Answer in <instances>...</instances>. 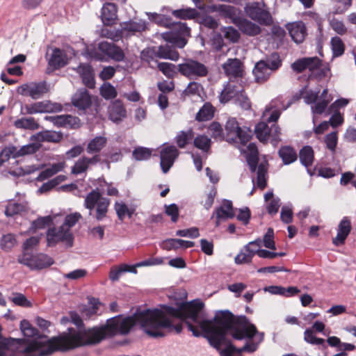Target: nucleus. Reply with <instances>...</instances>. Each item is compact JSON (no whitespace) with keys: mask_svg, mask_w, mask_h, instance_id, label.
<instances>
[{"mask_svg":"<svg viewBox=\"0 0 356 356\" xmlns=\"http://www.w3.org/2000/svg\"><path fill=\"white\" fill-rule=\"evenodd\" d=\"M216 10L225 18L230 19V22L236 25V22L239 20L238 10L234 6L230 5H219Z\"/></svg>","mask_w":356,"mask_h":356,"instance_id":"nucleus-29","label":"nucleus"},{"mask_svg":"<svg viewBox=\"0 0 356 356\" xmlns=\"http://www.w3.org/2000/svg\"><path fill=\"white\" fill-rule=\"evenodd\" d=\"M336 3L333 13L341 15L344 13L352 5V0H333Z\"/></svg>","mask_w":356,"mask_h":356,"instance_id":"nucleus-51","label":"nucleus"},{"mask_svg":"<svg viewBox=\"0 0 356 356\" xmlns=\"http://www.w3.org/2000/svg\"><path fill=\"white\" fill-rule=\"evenodd\" d=\"M40 147V144L39 143L28 144L22 146L19 149L12 146L4 149L3 150V153L6 154V159H9L10 156H12L13 158H17L27 154H33L38 151Z\"/></svg>","mask_w":356,"mask_h":356,"instance_id":"nucleus-15","label":"nucleus"},{"mask_svg":"<svg viewBox=\"0 0 356 356\" xmlns=\"http://www.w3.org/2000/svg\"><path fill=\"white\" fill-rule=\"evenodd\" d=\"M89 304L90 305L88 307H86L82 311L83 316L88 318H90L97 314L100 302L97 299L92 298L90 300Z\"/></svg>","mask_w":356,"mask_h":356,"instance_id":"nucleus-49","label":"nucleus"},{"mask_svg":"<svg viewBox=\"0 0 356 356\" xmlns=\"http://www.w3.org/2000/svg\"><path fill=\"white\" fill-rule=\"evenodd\" d=\"M31 140L38 143H59L63 139V134L55 131L45 130L31 136Z\"/></svg>","mask_w":356,"mask_h":356,"instance_id":"nucleus-21","label":"nucleus"},{"mask_svg":"<svg viewBox=\"0 0 356 356\" xmlns=\"http://www.w3.org/2000/svg\"><path fill=\"white\" fill-rule=\"evenodd\" d=\"M14 126L17 129H29L32 131L38 129L40 127L39 124L33 117L17 119L14 122Z\"/></svg>","mask_w":356,"mask_h":356,"instance_id":"nucleus-37","label":"nucleus"},{"mask_svg":"<svg viewBox=\"0 0 356 356\" xmlns=\"http://www.w3.org/2000/svg\"><path fill=\"white\" fill-rule=\"evenodd\" d=\"M332 77L331 69L329 64L321 65L318 69L309 74V81L321 82L323 84L327 83Z\"/></svg>","mask_w":356,"mask_h":356,"instance_id":"nucleus-22","label":"nucleus"},{"mask_svg":"<svg viewBox=\"0 0 356 356\" xmlns=\"http://www.w3.org/2000/svg\"><path fill=\"white\" fill-rule=\"evenodd\" d=\"M194 146L203 152H208L211 148V140L207 136L202 134L193 138Z\"/></svg>","mask_w":356,"mask_h":356,"instance_id":"nucleus-40","label":"nucleus"},{"mask_svg":"<svg viewBox=\"0 0 356 356\" xmlns=\"http://www.w3.org/2000/svg\"><path fill=\"white\" fill-rule=\"evenodd\" d=\"M81 218V215L79 213H74L67 215L65 218L64 222L61 226H63L67 230H70L71 227L75 225V224Z\"/></svg>","mask_w":356,"mask_h":356,"instance_id":"nucleus-56","label":"nucleus"},{"mask_svg":"<svg viewBox=\"0 0 356 356\" xmlns=\"http://www.w3.org/2000/svg\"><path fill=\"white\" fill-rule=\"evenodd\" d=\"M108 57L116 62H120L125 59V54L120 47L115 44Z\"/></svg>","mask_w":356,"mask_h":356,"instance_id":"nucleus-61","label":"nucleus"},{"mask_svg":"<svg viewBox=\"0 0 356 356\" xmlns=\"http://www.w3.org/2000/svg\"><path fill=\"white\" fill-rule=\"evenodd\" d=\"M118 6L113 3L107 2L104 3L101 10V19L104 26H111L116 23L118 19Z\"/></svg>","mask_w":356,"mask_h":356,"instance_id":"nucleus-17","label":"nucleus"},{"mask_svg":"<svg viewBox=\"0 0 356 356\" xmlns=\"http://www.w3.org/2000/svg\"><path fill=\"white\" fill-rule=\"evenodd\" d=\"M71 107L70 104L67 103L63 106L58 103H52L49 101L38 102L31 104H26L24 107L25 114L33 115L39 113L59 112L63 110L69 111L67 107Z\"/></svg>","mask_w":356,"mask_h":356,"instance_id":"nucleus-11","label":"nucleus"},{"mask_svg":"<svg viewBox=\"0 0 356 356\" xmlns=\"http://www.w3.org/2000/svg\"><path fill=\"white\" fill-rule=\"evenodd\" d=\"M222 32L224 33L225 38L232 42H238L240 38L238 31L232 26L224 27L222 29Z\"/></svg>","mask_w":356,"mask_h":356,"instance_id":"nucleus-57","label":"nucleus"},{"mask_svg":"<svg viewBox=\"0 0 356 356\" xmlns=\"http://www.w3.org/2000/svg\"><path fill=\"white\" fill-rule=\"evenodd\" d=\"M156 50L159 58L169 59L176 61L179 58V54L175 48L168 44L160 45L156 48Z\"/></svg>","mask_w":356,"mask_h":356,"instance_id":"nucleus-31","label":"nucleus"},{"mask_svg":"<svg viewBox=\"0 0 356 356\" xmlns=\"http://www.w3.org/2000/svg\"><path fill=\"white\" fill-rule=\"evenodd\" d=\"M338 142V136L337 131H332L327 134L325 137V143L326 147L332 152H334Z\"/></svg>","mask_w":356,"mask_h":356,"instance_id":"nucleus-54","label":"nucleus"},{"mask_svg":"<svg viewBox=\"0 0 356 356\" xmlns=\"http://www.w3.org/2000/svg\"><path fill=\"white\" fill-rule=\"evenodd\" d=\"M129 272L134 274L137 273L136 266L134 265L129 266L128 264H122L119 266H113L109 272V279L113 282H116L119 280L122 273Z\"/></svg>","mask_w":356,"mask_h":356,"instance_id":"nucleus-30","label":"nucleus"},{"mask_svg":"<svg viewBox=\"0 0 356 356\" xmlns=\"http://www.w3.org/2000/svg\"><path fill=\"white\" fill-rule=\"evenodd\" d=\"M304 102L311 105L314 114L321 115L323 113L328 104L332 100V96L328 93V90H300Z\"/></svg>","mask_w":356,"mask_h":356,"instance_id":"nucleus-5","label":"nucleus"},{"mask_svg":"<svg viewBox=\"0 0 356 356\" xmlns=\"http://www.w3.org/2000/svg\"><path fill=\"white\" fill-rule=\"evenodd\" d=\"M300 163L306 168L312 165L314 159V153L312 147L309 145L303 147L299 152Z\"/></svg>","mask_w":356,"mask_h":356,"instance_id":"nucleus-36","label":"nucleus"},{"mask_svg":"<svg viewBox=\"0 0 356 356\" xmlns=\"http://www.w3.org/2000/svg\"><path fill=\"white\" fill-rule=\"evenodd\" d=\"M330 44L333 57H339L344 54L345 44L339 37L335 36L332 38Z\"/></svg>","mask_w":356,"mask_h":356,"instance_id":"nucleus-42","label":"nucleus"},{"mask_svg":"<svg viewBox=\"0 0 356 356\" xmlns=\"http://www.w3.org/2000/svg\"><path fill=\"white\" fill-rule=\"evenodd\" d=\"M288 106L289 105H284V102L280 98L272 100L266 106L262 115V118L266 122H259L254 128V134L260 142L266 143L270 139L271 143L276 145L281 140L280 127L275 123L269 127L268 123L276 122L282 111L286 110Z\"/></svg>","mask_w":356,"mask_h":356,"instance_id":"nucleus-1","label":"nucleus"},{"mask_svg":"<svg viewBox=\"0 0 356 356\" xmlns=\"http://www.w3.org/2000/svg\"><path fill=\"white\" fill-rule=\"evenodd\" d=\"M107 138L104 136H96L87 145L86 152L88 154L99 153L106 145Z\"/></svg>","mask_w":356,"mask_h":356,"instance_id":"nucleus-33","label":"nucleus"},{"mask_svg":"<svg viewBox=\"0 0 356 356\" xmlns=\"http://www.w3.org/2000/svg\"><path fill=\"white\" fill-rule=\"evenodd\" d=\"M158 69L166 76L172 77L178 71L177 66L170 63H159Z\"/></svg>","mask_w":356,"mask_h":356,"instance_id":"nucleus-47","label":"nucleus"},{"mask_svg":"<svg viewBox=\"0 0 356 356\" xmlns=\"http://www.w3.org/2000/svg\"><path fill=\"white\" fill-rule=\"evenodd\" d=\"M194 138V132L192 129L187 131H181L177 133L175 141L179 148H184Z\"/></svg>","mask_w":356,"mask_h":356,"instance_id":"nucleus-38","label":"nucleus"},{"mask_svg":"<svg viewBox=\"0 0 356 356\" xmlns=\"http://www.w3.org/2000/svg\"><path fill=\"white\" fill-rule=\"evenodd\" d=\"M152 151L149 148L144 147H136L132 152V156L136 161H144L149 159L152 156Z\"/></svg>","mask_w":356,"mask_h":356,"instance_id":"nucleus-43","label":"nucleus"},{"mask_svg":"<svg viewBox=\"0 0 356 356\" xmlns=\"http://www.w3.org/2000/svg\"><path fill=\"white\" fill-rule=\"evenodd\" d=\"M286 29L288 30L291 39L297 44L302 43L306 35L307 29L303 22L297 21L286 24Z\"/></svg>","mask_w":356,"mask_h":356,"instance_id":"nucleus-16","label":"nucleus"},{"mask_svg":"<svg viewBox=\"0 0 356 356\" xmlns=\"http://www.w3.org/2000/svg\"><path fill=\"white\" fill-rule=\"evenodd\" d=\"M17 261L31 270H41L51 266L54 263V259L46 254H33L29 252H24L19 255Z\"/></svg>","mask_w":356,"mask_h":356,"instance_id":"nucleus-7","label":"nucleus"},{"mask_svg":"<svg viewBox=\"0 0 356 356\" xmlns=\"http://www.w3.org/2000/svg\"><path fill=\"white\" fill-rule=\"evenodd\" d=\"M281 220L286 224L291 223L293 220L292 209L289 205H284L282 207L280 213Z\"/></svg>","mask_w":356,"mask_h":356,"instance_id":"nucleus-63","label":"nucleus"},{"mask_svg":"<svg viewBox=\"0 0 356 356\" xmlns=\"http://www.w3.org/2000/svg\"><path fill=\"white\" fill-rule=\"evenodd\" d=\"M245 11L250 18L260 25L270 26L273 22L270 12L261 8L259 2L247 4L245 7Z\"/></svg>","mask_w":356,"mask_h":356,"instance_id":"nucleus-12","label":"nucleus"},{"mask_svg":"<svg viewBox=\"0 0 356 356\" xmlns=\"http://www.w3.org/2000/svg\"><path fill=\"white\" fill-rule=\"evenodd\" d=\"M215 109L210 103H205L196 114L195 119L199 122L211 120L214 115Z\"/></svg>","mask_w":356,"mask_h":356,"instance_id":"nucleus-39","label":"nucleus"},{"mask_svg":"<svg viewBox=\"0 0 356 356\" xmlns=\"http://www.w3.org/2000/svg\"><path fill=\"white\" fill-rule=\"evenodd\" d=\"M88 167L85 161L84 157L79 159L74 163V166L72 168V173L74 175H79L83 172H85L88 170Z\"/></svg>","mask_w":356,"mask_h":356,"instance_id":"nucleus-64","label":"nucleus"},{"mask_svg":"<svg viewBox=\"0 0 356 356\" xmlns=\"http://www.w3.org/2000/svg\"><path fill=\"white\" fill-rule=\"evenodd\" d=\"M252 243H249L241 250V252L236 256L234 261L236 264H248L252 261L253 257L255 255L257 250H249Z\"/></svg>","mask_w":356,"mask_h":356,"instance_id":"nucleus-32","label":"nucleus"},{"mask_svg":"<svg viewBox=\"0 0 356 356\" xmlns=\"http://www.w3.org/2000/svg\"><path fill=\"white\" fill-rule=\"evenodd\" d=\"M278 154L284 165H289L297 159L296 150L290 146H283L278 151Z\"/></svg>","mask_w":356,"mask_h":356,"instance_id":"nucleus-34","label":"nucleus"},{"mask_svg":"<svg viewBox=\"0 0 356 356\" xmlns=\"http://www.w3.org/2000/svg\"><path fill=\"white\" fill-rule=\"evenodd\" d=\"M234 216L232 202L229 200H224L221 205L216 208L211 216V218H215L216 226L218 227L222 221L233 218Z\"/></svg>","mask_w":356,"mask_h":356,"instance_id":"nucleus-14","label":"nucleus"},{"mask_svg":"<svg viewBox=\"0 0 356 356\" xmlns=\"http://www.w3.org/2000/svg\"><path fill=\"white\" fill-rule=\"evenodd\" d=\"M191 29L186 26V24L177 22L173 25L172 30L162 33V38L167 42L176 44L179 47H183L186 42L184 37L189 36Z\"/></svg>","mask_w":356,"mask_h":356,"instance_id":"nucleus-9","label":"nucleus"},{"mask_svg":"<svg viewBox=\"0 0 356 356\" xmlns=\"http://www.w3.org/2000/svg\"><path fill=\"white\" fill-rule=\"evenodd\" d=\"M264 61L268 67H269L271 72L277 70L282 65V60L277 53L272 54L266 60Z\"/></svg>","mask_w":356,"mask_h":356,"instance_id":"nucleus-50","label":"nucleus"},{"mask_svg":"<svg viewBox=\"0 0 356 356\" xmlns=\"http://www.w3.org/2000/svg\"><path fill=\"white\" fill-rule=\"evenodd\" d=\"M99 35L102 38H106L113 41H118L122 38L121 30H111L107 28H103L100 30Z\"/></svg>","mask_w":356,"mask_h":356,"instance_id":"nucleus-52","label":"nucleus"},{"mask_svg":"<svg viewBox=\"0 0 356 356\" xmlns=\"http://www.w3.org/2000/svg\"><path fill=\"white\" fill-rule=\"evenodd\" d=\"M121 33L126 32L134 35L136 33H141L147 29V23L145 20L138 19L129 20L121 23Z\"/></svg>","mask_w":356,"mask_h":356,"instance_id":"nucleus-24","label":"nucleus"},{"mask_svg":"<svg viewBox=\"0 0 356 356\" xmlns=\"http://www.w3.org/2000/svg\"><path fill=\"white\" fill-rule=\"evenodd\" d=\"M67 63L66 52L59 48H54L48 60V64L54 69H59Z\"/></svg>","mask_w":356,"mask_h":356,"instance_id":"nucleus-25","label":"nucleus"},{"mask_svg":"<svg viewBox=\"0 0 356 356\" xmlns=\"http://www.w3.org/2000/svg\"><path fill=\"white\" fill-rule=\"evenodd\" d=\"M71 107H67L69 111L72 108V106L75 107L79 115L87 114L95 111L97 112L98 108L100 106L99 98L90 95L88 90H77L71 98Z\"/></svg>","mask_w":356,"mask_h":356,"instance_id":"nucleus-4","label":"nucleus"},{"mask_svg":"<svg viewBox=\"0 0 356 356\" xmlns=\"http://www.w3.org/2000/svg\"><path fill=\"white\" fill-rule=\"evenodd\" d=\"M225 140L229 143L246 144L252 136V130L247 127H241L235 118H229L225 124Z\"/></svg>","mask_w":356,"mask_h":356,"instance_id":"nucleus-6","label":"nucleus"},{"mask_svg":"<svg viewBox=\"0 0 356 356\" xmlns=\"http://www.w3.org/2000/svg\"><path fill=\"white\" fill-rule=\"evenodd\" d=\"M128 206L123 202L116 201L114 204V209L116 212L118 219L123 221L127 212L128 211Z\"/></svg>","mask_w":356,"mask_h":356,"instance_id":"nucleus-59","label":"nucleus"},{"mask_svg":"<svg viewBox=\"0 0 356 356\" xmlns=\"http://www.w3.org/2000/svg\"><path fill=\"white\" fill-rule=\"evenodd\" d=\"M172 13L175 17L181 19H195L198 15L197 10L191 8L175 10Z\"/></svg>","mask_w":356,"mask_h":356,"instance_id":"nucleus-41","label":"nucleus"},{"mask_svg":"<svg viewBox=\"0 0 356 356\" xmlns=\"http://www.w3.org/2000/svg\"><path fill=\"white\" fill-rule=\"evenodd\" d=\"M304 339L308 343L312 345H321L323 348L325 349L327 346L325 343V340L322 338H318L314 334L312 330L306 329L304 332Z\"/></svg>","mask_w":356,"mask_h":356,"instance_id":"nucleus-45","label":"nucleus"},{"mask_svg":"<svg viewBox=\"0 0 356 356\" xmlns=\"http://www.w3.org/2000/svg\"><path fill=\"white\" fill-rule=\"evenodd\" d=\"M65 163H56L52 164L49 168H46L40 172L38 176L36 178V180L38 181H43L45 179L52 177L55 174L60 172L64 168Z\"/></svg>","mask_w":356,"mask_h":356,"instance_id":"nucleus-35","label":"nucleus"},{"mask_svg":"<svg viewBox=\"0 0 356 356\" xmlns=\"http://www.w3.org/2000/svg\"><path fill=\"white\" fill-rule=\"evenodd\" d=\"M17 244L15 236L7 234L2 236L0 241L1 248L5 251H9Z\"/></svg>","mask_w":356,"mask_h":356,"instance_id":"nucleus-44","label":"nucleus"},{"mask_svg":"<svg viewBox=\"0 0 356 356\" xmlns=\"http://www.w3.org/2000/svg\"><path fill=\"white\" fill-rule=\"evenodd\" d=\"M236 26H238L242 33L250 36L257 35L261 31V29L259 25L242 17H241L239 20L236 22Z\"/></svg>","mask_w":356,"mask_h":356,"instance_id":"nucleus-27","label":"nucleus"},{"mask_svg":"<svg viewBox=\"0 0 356 356\" xmlns=\"http://www.w3.org/2000/svg\"><path fill=\"white\" fill-rule=\"evenodd\" d=\"M351 222L348 217H343L340 221L338 228L337 234L333 238L332 243L335 246H339L345 243L346 239L350 233Z\"/></svg>","mask_w":356,"mask_h":356,"instance_id":"nucleus-18","label":"nucleus"},{"mask_svg":"<svg viewBox=\"0 0 356 356\" xmlns=\"http://www.w3.org/2000/svg\"><path fill=\"white\" fill-rule=\"evenodd\" d=\"M108 119L115 123L120 122L127 117V110L120 100L112 102L108 107Z\"/></svg>","mask_w":356,"mask_h":356,"instance_id":"nucleus-19","label":"nucleus"},{"mask_svg":"<svg viewBox=\"0 0 356 356\" xmlns=\"http://www.w3.org/2000/svg\"><path fill=\"white\" fill-rule=\"evenodd\" d=\"M45 119L51 122L57 127H73L77 124L79 119L77 117L72 116L70 115H60L54 116H46Z\"/></svg>","mask_w":356,"mask_h":356,"instance_id":"nucleus-26","label":"nucleus"},{"mask_svg":"<svg viewBox=\"0 0 356 356\" xmlns=\"http://www.w3.org/2000/svg\"><path fill=\"white\" fill-rule=\"evenodd\" d=\"M111 200L104 197L98 188L92 189L84 199L83 206L89 211V216L97 222L103 221L108 216Z\"/></svg>","mask_w":356,"mask_h":356,"instance_id":"nucleus-2","label":"nucleus"},{"mask_svg":"<svg viewBox=\"0 0 356 356\" xmlns=\"http://www.w3.org/2000/svg\"><path fill=\"white\" fill-rule=\"evenodd\" d=\"M76 72L80 74L83 83L88 89L95 88V81L92 67L84 63H81L76 68Z\"/></svg>","mask_w":356,"mask_h":356,"instance_id":"nucleus-23","label":"nucleus"},{"mask_svg":"<svg viewBox=\"0 0 356 356\" xmlns=\"http://www.w3.org/2000/svg\"><path fill=\"white\" fill-rule=\"evenodd\" d=\"M222 67L225 74L229 77L243 76V63L238 58H228Z\"/></svg>","mask_w":356,"mask_h":356,"instance_id":"nucleus-20","label":"nucleus"},{"mask_svg":"<svg viewBox=\"0 0 356 356\" xmlns=\"http://www.w3.org/2000/svg\"><path fill=\"white\" fill-rule=\"evenodd\" d=\"M178 72L190 79L206 76L208 74L207 67L197 60L187 59L177 65Z\"/></svg>","mask_w":356,"mask_h":356,"instance_id":"nucleus-10","label":"nucleus"},{"mask_svg":"<svg viewBox=\"0 0 356 356\" xmlns=\"http://www.w3.org/2000/svg\"><path fill=\"white\" fill-rule=\"evenodd\" d=\"M264 245L268 249L275 250L274 241V232L272 228H268L263 238Z\"/></svg>","mask_w":356,"mask_h":356,"instance_id":"nucleus-58","label":"nucleus"},{"mask_svg":"<svg viewBox=\"0 0 356 356\" xmlns=\"http://www.w3.org/2000/svg\"><path fill=\"white\" fill-rule=\"evenodd\" d=\"M141 59L148 63L158 58L156 47H149L142 51Z\"/></svg>","mask_w":356,"mask_h":356,"instance_id":"nucleus-55","label":"nucleus"},{"mask_svg":"<svg viewBox=\"0 0 356 356\" xmlns=\"http://www.w3.org/2000/svg\"><path fill=\"white\" fill-rule=\"evenodd\" d=\"M179 156V151L175 145H166L160 151V165L163 173H167Z\"/></svg>","mask_w":356,"mask_h":356,"instance_id":"nucleus-13","label":"nucleus"},{"mask_svg":"<svg viewBox=\"0 0 356 356\" xmlns=\"http://www.w3.org/2000/svg\"><path fill=\"white\" fill-rule=\"evenodd\" d=\"M243 92L244 90H238L236 92V97L234 99V102L239 105L243 109L249 110L251 108V102Z\"/></svg>","mask_w":356,"mask_h":356,"instance_id":"nucleus-46","label":"nucleus"},{"mask_svg":"<svg viewBox=\"0 0 356 356\" xmlns=\"http://www.w3.org/2000/svg\"><path fill=\"white\" fill-rule=\"evenodd\" d=\"M245 158L249 165L250 170L252 172H255L257 171V186L261 189H264L266 188L267 184L266 176L268 164L267 161H264L258 164L259 152L255 143H250L248 145Z\"/></svg>","mask_w":356,"mask_h":356,"instance_id":"nucleus-3","label":"nucleus"},{"mask_svg":"<svg viewBox=\"0 0 356 356\" xmlns=\"http://www.w3.org/2000/svg\"><path fill=\"white\" fill-rule=\"evenodd\" d=\"M165 213L170 216L171 220L176 222L178 220L179 212V208L176 204H171L170 205H165Z\"/></svg>","mask_w":356,"mask_h":356,"instance_id":"nucleus-62","label":"nucleus"},{"mask_svg":"<svg viewBox=\"0 0 356 356\" xmlns=\"http://www.w3.org/2000/svg\"><path fill=\"white\" fill-rule=\"evenodd\" d=\"M176 236L195 238L200 236V233L197 227H191L188 229L177 230L176 232Z\"/></svg>","mask_w":356,"mask_h":356,"instance_id":"nucleus-60","label":"nucleus"},{"mask_svg":"<svg viewBox=\"0 0 356 356\" xmlns=\"http://www.w3.org/2000/svg\"><path fill=\"white\" fill-rule=\"evenodd\" d=\"M252 73L254 80L257 83H264L271 74L269 67L265 64L264 60L257 62L253 69Z\"/></svg>","mask_w":356,"mask_h":356,"instance_id":"nucleus-28","label":"nucleus"},{"mask_svg":"<svg viewBox=\"0 0 356 356\" xmlns=\"http://www.w3.org/2000/svg\"><path fill=\"white\" fill-rule=\"evenodd\" d=\"M52 222V218L50 216L40 217L31 223L30 229L33 231L36 229H43L45 226L49 225Z\"/></svg>","mask_w":356,"mask_h":356,"instance_id":"nucleus-53","label":"nucleus"},{"mask_svg":"<svg viewBox=\"0 0 356 356\" xmlns=\"http://www.w3.org/2000/svg\"><path fill=\"white\" fill-rule=\"evenodd\" d=\"M25 205L22 203L10 202L6 206L5 214L7 216H13L24 211Z\"/></svg>","mask_w":356,"mask_h":356,"instance_id":"nucleus-48","label":"nucleus"},{"mask_svg":"<svg viewBox=\"0 0 356 356\" xmlns=\"http://www.w3.org/2000/svg\"><path fill=\"white\" fill-rule=\"evenodd\" d=\"M74 237L71 230L65 229L63 226L49 228L47 232V243L49 247L55 246L63 242L67 248L73 245Z\"/></svg>","mask_w":356,"mask_h":356,"instance_id":"nucleus-8","label":"nucleus"}]
</instances>
